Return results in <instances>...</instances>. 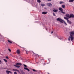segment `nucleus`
<instances>
[{"label": "nucleus", "mask_w": 74, "mask_h": 74, "mask_svg": "<svg viewBox=\"0 0 74 74\" xmlns=\"http://www.w3.org/2000/svg\"><path fill=\"white\" fill-rule=\"evenodd\" d=\"M16 64L17 65V66H18V65H19V66H22V64L19 63H17Z\"/></svg>", "instance_id": "nucleus-9"}, {"label": "nucleus", "mask_w": 74, "mask_h": 74, "mask_svg": "<svg viewBox=\"0 0 74 74\" xmlns=\"http://www.w3.org/2000/svg\"><path fill=\"white\" fill-rule=\"evenodd\" d=\"M6 58H7V59H8V56L6 57Z\"/></svg>", "instance_id": "nucleus-33"}, {"label": "nucleus", "mask_w": 74, "mask_h": 74, "mask_svg": "<svg viewBox=\"0 0 74 74\" xmlns=\"http://www.w3.org/2000/svg\"><path fill=\"white\" fill-rule=\"evenodd\" d=\"M65 16L66 17H67L68 18H70V15H69V14H66Z\"/></svg>", "instance_id": "nucleus-12"}, {"label": "nucleus", "mask_w": 74, "mask_h": 74, "mask_svg": "<svg viewBox=\"0 0 74 74\" xmlns=\"http://www.w3.org/2000/svg\"><path fill=\"white\" fill-rule=\"evenodd\" d=\"M57 21H59L61 23H64V24H65V25H67V23L65 22V21H64L61 18H58L57 19Z\"/></svg>", "instance_id": "nucleus-1"}, {"label": "nucleus", "mask_w": 74, "mask_h": 74, "mask_svg": "<svg viewBox=\"0 0 74 74\" xmlns=\"http://www.w3.org/2000/svg\"><path fill=\"white\" fill-rule=\"evenodd\" d=\"M61 12H62V14H65V12H63V11Z\"/></svg>", "instance_id": "nucleus-26"}, {"label": "nucleus", "mask_w": 74, "mask_h": 74, "mask_svg": "<svg viewBox=\"0 0 74 74\" xmlns=\"http://www.w3.org/2000/svg\"><path fill=\"white\" fill-rule=\"evenodd\" d=\"M3 60H4L5 62H7V61L5 59H3Z\"/></svg>", "instance_id": "nucleus-24"}, {"label": "nucleus", "mask_w": 74, "mask_h": 74, "mask_svg": "<svg viewBox=\"0 0 74 74\" xmlns=\"http://www.w3.org/2000/svg\"><path fill=\"white\" fill-rule=\"evenodd\" d=\"M67 23H69V24H71L72 23L71 22V21H70V20H68L67 21Z\"/></svg>", "instance_id": "nucleus-8"}, {"label": "nucleus", "mask_w": 74, "mask_h": 74, "mask_svg": "<svg viewBox=\"0 0 74 74\" xmlns=\"http://www.w3.org/2000/svg\"><path fill=\"white\" fill-rule=\"evenodd\" d=\"M74 0H69V2L71 3V2H73Z\"/></svg>", "instance_id": "nucleus-19"}, {"label": "nucleus", "mask_w": 74, "mask_h": 74, "mask_svg": "<svg viewBox=\"0 0 74 74\" xmlns=\"http://www.w3.org/2000/svg\"><path fill=\"white\" fill-rule=\"evenodd\" d=\"M6 72L7 74H9V73H10V74H12V72L9 71H6Z\"/></svg>", "instance_id": "nucleus-6"}, {"label": "nucleus", "mask_w": 74, "mask_h": 74, "mask_svg": "<svg viewBox=\"0 0 74 74\" xmlns=\"http://www.w3.org/2000/svg\"><path fill=\"white\" fill-rule=\"evenodd\" d=\"M20 50L19 49L17 50V53H18V54H19V53H20Z\"/></svg>", "instance_id": "nucleus-13"}, {"label": "nucleus", "mask_w": 74, "mask_h": 74, "mask_svg": "<svg viewBox=\"0 0 74 74\" xmlns=\"http://www.w3.org/2000/svg\"><path fill=\"white\" fill-rule=\"evenodd\" d=\"M53 12H58V10H53Z\"/></svg>", "instance_id": "nucleus-11"}, {"label": "nucleus", "mask_w": 74, "mask_h": 74, "mask_svg": "<svg viewBox=\"0 0 74 74\" xmlns=\"http://www.w3.org/2000/svg\"><path fill=\"white\" fill-rule=\"evenodd\" d=\"M14 74H17V73H16V72H15L14 73Z\"/></svg>", "instance_id": "nucleus-30"}, {"label": "nucleus", "mask_w": 74, "mask_h": 74, "mask_svg": "<svg viewBox=\"0 0 74 74\" xmlns=\"http://www.w3.org/2000/svg\"><path fill=\"white\" fill-rule=\"evenodd\" d=\"M32 52H33V53H34V52H33V51H32Z\"/></svg>", "instance_id": "nucleus-37"}, {"label": "nucleus", "mask_w": 74, "mask_h": 74, "mask_svg": "<svg viewBox=\"0 0 74 74\" xmlns=\"http://www.w3.org/2000/svg\"><path fill=\"white\" fill-rule=\"evenodd\" d=\"M42 14H47V12H42Z\"/></svg>", "instance_id": "nucleus-17"}, {"label": "nucleus", "mask_w": 74, "mask_h": 74, "mask_svg": "<svg viewBox=\"0 0 74 74\" xmlns=\"http://www.w3.org/2000/svg\"><path fill=\"white\" fill-rule=\"evenodd\" d=\"M13 71H17V72H18L19 73V70L16 69H13Z\"/></svg>", "instance_id": "nucleus-7"}, {"label": "nucleus", "mask_w": 74, "mask_h": 74, "mask_svg": "<svg viewBox=\"0 0 74 74\" xmlns=\"http://www.w3.org/2000/svg\"><path fill=\"white\" fill-rule=\"evenodd\" d=\"M32 71H34V72H36V70L35 69H32Z\"/></svg>", "instance_id": "nucleus-27"}, {"label": "nucleus", "mask_w": 74, "mask_h": 74, "mask_svg": "<svg viewBox=\"0 0 74 74\" xmlns=\"http://www.w3.org/2000/svg\"><path fill=\"white\" fill-rule=\"evenodd\" d=\"M64 18L65 19H66V20H68L69 19V18H68L67 17H64Z\"/></svg>", "instance_id": "nucleus-20"}, {"label": "nucleus", "mask_w": 74, "mask_h": 74, "mask_svg": "<svg viewBox=\"0 0 74 74\" xmlns=\"http://www.w3.org/2000/svg\"><path fill=\"white\" fill-rule=\"evenodd\" d=\"M63 3V1H61L60 2V4H62Z\"/></svg>", "instance_id": "nucleus-23"}, {"label": "nucleus", "mask_w": 74, "mask_h": 74, "mask_svg": "<svg viewBox=\"0 0 74 74\" xmlns=\"http://www.w3.org/2000/svg\"><path fill=\"white\" fill-rule=\"evenodd\" d=\"M41 6H42L43 7H44V6H45V5L44 3H42L41 5Z\"/></svg>", "instance_id": "nucleus-21"}, {"label": "nucleus", "mask_w": 74, "mask_h": 74, "mask_svg": "<svg viewBox=\"0 0 74 74\" xmlns=\"http://www.w3.org/2000/svg\"><path fill=\"white\" fill-rule=\"evenodd\" d=\"M26 53L27 54H28V53H27V51H26Z\"/></svg>", "instance_id": "nucleus-31"}, {"label": "nucleus", "mask_w": 74, "mask_h": 74, "mask_svg": "<svg viewBox=\"0 0 74 74\" xmlns=\"http://www.w3.org/2000/svg\"><path fill=\"white\" fill-rule=\"evenodd\" d=\"M37 1L38 3H41V1L40 0H37Z\"/></svg>", "instance_id": "nucleus-22"}, {"label": "nucleus", "mask_w": 74, "mask_h": 74, "mask_svg": "<svg viewBox=\"0 0 74 74\" xmlns=\"http://www.w3.org/2000/svg\"><path fill=\"white\" fill-rule=\"evenodd\" d=\"M14 66H15V67H17V68H19V67H20V66H19L18 65H14Z\"/></svg>", "instance_id": "nucleus-15"}, {"label": "nucleus", "mask_w": 74, "mask_h": 74, "mask_svg": "<svg viewBox=\"0 0 74 74\" xmlns=\"http://www.w3.org/2000/svg\"><path fill=\"white\" fill-rule=\"evenodd\" d=\"M59 10L60 11H61L62 12V11H63V9L61 8H59Z\"/></svg>", "instance_id": "nucleus-14"}, {"label": "nucleus", "mask_w": 74, "mask_h": 74, "mask_svg": "<svg viewBox=\"0 0 74 74\" xmlns=\"http://www.w3.org/2000/svg\"><path fill=\"white\" fill-rule=\"evenodd\" d=\"M52 0H47V1H51Z\"/></svg>", "instance_id": "nucleus-32"}, {"label": "nucleus", "mask_w": 74, "mask_h": 74, "mask_svg": "<svg viewBox=\"0 0 74 74\" xmlns=\"http://www.w3.org/2000/svg\"><path fill=\"white\" fill-rule=\"evenodd\" d=\"M70 36H74V31L71 32Z\"/></svg>", "instance_id": "nucleus-5"}, {"label": "nucleus", "mask_w": 74, "mask_h": 74, "mask_svg": "<svg viewBox=\"0 0 74 74\" xmlns=\"http://www.w3.org/2000/svg\"><path fill=\"white\" fill-rule=\"evenodd\" d=\"M20 47H21V48H22V47H21V46H20Z\"/></svg>", "instance_id": "nucleus-38"}, {"label": "nucleus", "mask_w": 74, "mask_h": 74, "mask_svg": "<svg viewBox=\"0 0 74 74\" xmlns=\"http://www.w3.org/2000/svg\"><path fill=\"white\" fill-rule=\"evenodd\" d=\"M74 18V15L73 14H71L69 16V18Z\"/></svg>", "instance_id": "nucleus-3"}, {"label": "nucleus", "mask_w": 74, "mask_h": 74, "mask_svg": "<svg viewBox=\"0 0 74 74\" xmlns=\"http://www.w3.org/2000/svg\"><path fill=\"white\" fill-rule=\"evenodd\" d=\"M53 15L54 16H56V15H55V13H53Z\"/></svg>", "instance_id": "nucleus-29"}, {"label": "nucleus", "mask_w": 74, "mask_h": 74, "mask_svg": "<svg viewBox=\"0 0 74 74\" xmlns=\"http://www.w3.org/2000/svg\"><path fill=\"white\" fill-rule=\"evenodd\" d=\"M23 65H24V66L25 67H26V68H25V67L24 68V69H25V70H27L28 71H30V70H29V69L28 68H26V67H27V66H26V65L25 64H23Z\"/></svg>", "instance_id": "nucleus-2"}, {"label": "nucleus", "mask_w": 74, "mask_h": 74, "mask_svg": "<svg viewBox=\"0 0 74 74\" xmlns=\"http://www.w3.org/2000/svg\"><path fill=\"white\" fill-rule=\"evenodd\" d=\"M39 56H41V55Z\"/></svg>", "instance_id": "nucleus-36"}, {"label": "nucleus", "mask_w": 74, "mask_h": 74, "mask_svg": "<svg viewBox=\"0 0 74 74\" xmlns=\"http://www.w3.org/2000/svg\"><path fill=\"white\" fill-rule=\"evenodd\" d=\"M51 33V34H52V33H53V32L52 31Z\"/></svg>", "instance_id": "nucleus-35"}, {"label": "nucleus", "mask_w": 74, "mask_h": 74, "mask_svg": "<svg viewBox=\"0 0 74 74\" xmlns=\"http://www.w3.org/2000/svg\"><path fill=\"white\" fill-rule=\"evenodd\" d=\"M2 63V62L1 61V60H0V64H1V63Z\"/></svg>", "instance_id": "nucleus-28"}, {"label": "nucleus", "mask_w": 74, "mask_h": 74, "mask_svg": "<svg viewBox=\"0 0 74 74\" xmlns=\"http://www.w3.org/2000/svg\"><path fill=\"white\" fill-rule=\"evenodd\" d=\"M48 74H49V73H48Z\"/></svg>", "instance_id": "nucleus-39"}, {"label": "nucleus", "mask_w": 74, "mask_h": 74, "mask_svg": "<svg viewBox=\"0 0 74 74\" xmlns=\"http://www.w3.org/2000/svg\"><path fill=\"white\" fill-rule=\"evenodd\" d=\"M74 36H70L71 41H73L74 40Z\"/></svg>", "instance_id": "nucleus-4"}, {"label": "nucleus", "mask_w": 74, "mask_h": 74, "mask_svg": "<svg viewBox=\"0 0 74 74\" xmlns=\"http://www.w3.org/2000/svg\"><path fill=\"white\" fill-rule=\"evenodd\" d=\"M8 42L10 43H12V41L10 40H8Z\"/></svg>", "instance_id": "nucleus-16"}, {"label": "nucleus", "mask_w": 74, "mask_h": 74, "mask_svg": "<svg viewBox=\"0 0 74 74\" xmlns=\"http://www.w3.org/2000/svg\"><path fill=\"white\" fill-rule=\"evenodd\" d=\"M47 6H51H51H52V5L51 3H49L47 4Z\"/></svg>", "instance_id": "nucleus-10"}, {"label": "nucleus", "mask_w": 74, "mask_h": 74, "mask_svg": "<svg viewBox=\"0 0 74 74\" xmlns=\"http://www.w3.org/2000/svg\"><path fill=\"white\" fill-rule=\"evenodd\" d=\"M65 7H66L65 5H62V7L63 8H65Z\"/></svg>", "instance_id": "nucleus-18"}, {"label": "nucleus", "mask_w": 74, "mask_h": 74, "mask_svg": "<svg viewBox=\"0 0 74 74\" xmlns=\"http://www.w3.org/2000/svg\"><path fill=\"white\" fill-rule=\"evenodd\" d=\"M8 50L10 52H11V50L10 49H8Z\"/></svg>", "instance_id": "nucleus-25"}, {"label": "nucleus", "mask_w": 74, "mask_h": 74, "mask_svg": "<svg viewBox=\"0 0 74 74\" xmlns=\"http://www.w3.org/2000/svg\"><path fill=\"white\" fill-rule=\"evenodd\" d=\"M69 41H70V37H69Z\"/></svg>", "instance_id": "nucleus-34"}]
</instances>
